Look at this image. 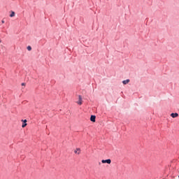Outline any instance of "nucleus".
Returning <instances> with one entry per match:
<instances>
[{
	"mask_svg": "<svg viewBox=\"0 0 179 179\" xmlns=\"http://www.w3.org/2000/svg\"><path fill=\"white\" fill-rule=\"evenodd\" d=\"M27 49L28 51H31V46H27Z\"/></svg>",
	"mask_w": 179,
	"mask_h": 179,
	"instance_id": "9",
	"label": "nucleus"
},
{
	"mask_svg": "<svg viewBox=\"0 0 179 179\" xmlns=\"http://www.w3.org/2000/svg\"><path fill=\"white\" fill-rule=\"evenodd\" d=\"M77 104H79V106H82V96H78V101L77 102Z\"/></svg>",
	"mask_w": 179,
	"mask_h": 179,
	"instance_id": "2",
	"label": "nucleus"
},
{
	"mask_svg": "<svg viewBox=\"0 0 179 179\" xmlns=\"http://www.w3.org/2000/svg\"><path fill=\"white\" fill-rule=\"evenodd\" d=\"M90 121H92V122H96V116L95 115H91Z\"/></svg>",
	"mask_w": 179,
	"mask_h": 179,
	"instance_id": "3",
	"label": "nucleus"
},
{
	"mask_svg": "<svg viewBox=\"0 0 179 179\" xmlns=\"http://www.w3.org/2000/svg\"><path fill=\"white\" fill-rule=\"evenodd\" d=\"M1 23L3 24V23H5V20H2Z\"/></svg>",
	"mask_w": 179,
	"mask_h": 179,
	"instance_id": "11",
	"label": "nucleus"
},
{
	"mask_svg": "<svg viewBox=\"0 0 179 179\" xmlns=\"http://www.w3.org/2000/svg\"><path fill=\"white\" fill-rule=\"evenodd\" d=\"M25 127H27V123H22V127L25 128Z\"/></svg>",
	"mask_w": 179,
	"mask_h": 179,
	"instance_id": "8",
	"label": "nucleus"
},
{
	"mask_svg": "<svg viewBox=\"0 0 179 179\" xmlns=\"http://www.w3.org/2000/svg\"><path fill=\"white\" fill-rule=\"evenodd\" d=\"M101 163H103V164L107 163L108 164H111V159H103L101 161Z\"/></svg>",
	"mask_w": 179,
	"mask_h": 179,
	"instance_id": "1",
	"label": "nucleus"
},
{
	"mask_svg": "<svg viewBox=\"0 0 179 179\" xmlns=\"http://www.w3.org/2000/svg\"><path fill=\"white\" fill-rule=\"evenodd\" d=\"M0 43H1V40H0Z\"/></svg>",
	"mask_w": 179,
	"mask_h": 179,
	"instance_id": "13",
	"label": "nucleus"
},
{
	"mask_svg": "<svg viewBox=\"0 0 179 179\" xmlns=\"http://www.w3.org/2000/svg\"><path fill=\"white\" fill-rule=\"evenodd\" d=\"M171 117H172V118H177V117H178V113H171Z\"/></svg>",
	"mask_w": 179,
	"mask_h": 179,
	"instance_id": "4",
	"label": "nucleus"
},
{
	"mask_svg": "<svg viewBox=\"0 0 179 179\" xmlns=\"http://www.w3.org/2000/svg\"><path fill=\"white\" fill-rule=\"evenodd\" d=\"M130 82L129 79L124 80L122 81L123 85H128V83Z\"/></svg>",
	"mask_w": 179,
	"mask_h": 179,
	"instance_id": "5",
	"label": "nucleus"
},
{
	"mask_svg": "<svg viewBox=\"0 0 179 179\" xmlns=\"http://www.w3.org/2000/svg\"><path fill=\"white\" fill-rule=\"evenodd\" d=\"M22 86H24V83H22Z\"/></svg>",
	"mask_w": 179,
	"mask_h": 179,
	"instance_id": "12",
	"label": "nucleus"
},
{
	"mask_svg": "<svg viewBox=\"0 0 179 179\" xmlns=\"http://www.w3.org/2000/svg\"><path fill=\"white\" fill-rule=\"evenodd\" d=\"M15 17V12L12 11L11 14L10 15V17Z\"/></svg>",
	"mask_w": 179,
	"mask_h": 179,
	"instance_id": "7",
	"label": "nucleus"
},
{
	"mask_svg": "<svg viewBox=\"0 0 179 179\" xmlns=\"http://www.w3.org/2000/svg\"><path fill=\"white\" fill-rule=\"evenodd\" d=\"M24 124H26V122H27V120H22Z\"/></svg>",
	"mask_w": 179,
	"mask_h": 179,
	"instance_id": "10",
	"label": "nucleus"
},
{
	"mask_svg": "<svg viewBox=\"0 0 179 179\" xmlns=\"http://www.w3.org/2000/svg\"><path fill=\"white\" fill-rule=\"evenodd\" d=\"M75 153H78V155L80 154V148H77L76 150L74 151Z\"/></svg>",
	"mask_w": 179,
	"mask_h": 179,
	"instance_id": "6",
	"label": "nucleus"
}]
</instances>
